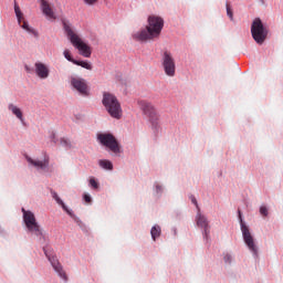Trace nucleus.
I'll use <instances>...</instances> for the list:
<instances>
[{"label":"nucleus","mask_w":283,"mask_h":283,"mask_svg":"<svg viewBox=\"0 0 283 283\" xmlns=\"http://www.w3.org/2000/svg\"><path fill=\"white\" fill-rule=\"evenodd\" d=\"M164 25L165 21L163 18L150 15L148 18V25L146 29L134 33L133 39L135 41H151V39H158V36H160V32H163Z\"/></svg>","instance_id":"nucleus-1"},{"label":"nucleus","mask_w":283,"mask_h":283,"mask_svg":"<svg viewBox=\"0 0 283 283\" xmlns=\"http://www.w3.org/2000/svg\"><path fill=\"white\" fill-rule=\"evenodd\" d=\"M62 25L73 48H75V50H78L82 56H84L85 59H90V56H92V46L85 43L83 39H81V35L75 32L70 21L62 20Z\"/></svg>","instance_id":"nucleus-2"},{"label":"nucleus","mask_w":283,"mask_h":283,"mask_svg":"<svg viewBox=\"0 0 283 283\" xmlns=\"http://www.w3.org/2000/svg\"><path fill=\"white\" fill-rule=\"evenodd\" d=\"M102 103L112 118H116V120H120V118H123V107L114 94L104 93Z\"/></svg>","instance_id":"nucleus-3"},{"label":"nucleus","mask_w":283,"mask_h":283,"mask_svg":"<svg viewBox=\"0 0 283 283\" xmlns=\"http://www.w3.org/2000/svg\"><path fill=\"white\" fill-rule=\"evenodd\" d=\"M24 224L30 233L41 238L43 235V230H41V226L36 222V217L32 213V211L22 208Z\"/></svg>","instance_id":"nucleus-4"},{"label":"nucleus","mask_w":283,"mask_h":283,"mask_svg":"<svg viewBox=\"0 0 283 283\" xmlns=\"http://www.w3.org/2000/svg\"><path fill=\"white\" fill-rule=\"evenodd\" d=\"M251 34L252 39H254L255 43L259 45H262L264 41H266L268 32L264 28V24H262V20L259 18L254 19L252 25H251Z\"/></svg>","instance_id":"nucleus-5"},{"label":"nucleus","mask_w":283,"mask_h":283,"mask_svg":"<svg viewBox=\"0 0 283 283\" xmlns=\"http://www.w3.org/2000/svg\"><path fill=\"white\" fill-rule=\"evenodd\" d=\"M239 220L241 222V231L243 235L244 243L249 248L254 255H258V247L255 245V240L253 239V235L251 234V231L249 230V227L244 224V221H242V212L239 210Z\"/></svg>","instance_id":"nucleus-6"},{"label":"nucleus","mask_w":283,"mask_h":283,"mask_svg":"<svg viewBox=\"0 0 283 283\" xmlns=\"http://www.w3.org/2000/svg\"><path fill=\"white\" fill-rule=\"evenodd\" d=\"M161 65L166 76H176V60L169 51H165L161 57Z\"/></svg>","instance_id":"nucleus-7"},{"label":"nucleus","mask_w":283,"mask_h":283,"mask_svg":"<svg viewBox=\"0 0 283 283\" xmlns=\"http://www.w3.org/2000/svg\"><path fill=\"white\" fill-rule=\"evenodd\" d=\"M99 143L107 147L113 154H120V146L118 145V140L112 134H99L97 136Z\"/></svg>","instance_id":"nucleus-8"},{"label":"nucleus","mask_w":283,"mask_h":283,"mask_svg":"<svg viewBox=\"0 0 283 283\" xmlns=\"http://www.w3.org/2000/svg\"><path fill=\"white\" fill-rule=\"evenodd\" d=\"M14 12L18 19V23L19 25H21L22 30H25V32H29V34H33L35 39H39V32L30 28V24H28V21H25V18L23 17V12L21 11V8L17 3H14Z\"/></svg>","instance_id":"nucleus-9"},{"label":"nucleus","mask_w":283,"mask_h":283,"mask_svg":"<svg viewBox=\"0 0 283 283\" xmlns=\"http://www.w3.org/2000/svg\"><path fill=\"white\" fill-rule=\"evenodd\" d=\"M71 85L81 94L82 96H90V85L85 78L78 76L71 77Z\"/></svg>","instance_id":"nucleus-10"},{"label":"nucleus","mask_w":283,"mask_h":283,"mask_svg":"<svg viewBox=\"0 0 283 283\" xmlns=\"http://www.w3.org/2000/svg\"><path fill=\"white\" fill-rule=\"evenodd\" d=\"M138 105L142 112H144L145 116H148L149 118H154V116L156 115V108H154V105H151V103L145 99H142V101H138Z\"/></svg>","instance_id":"nucleus-11"},{"label":"nucleus","mask_w":283,"mask_h":283,"mask_svg":"<svg viewBox=\"0 0 283 283\" xmlns=\"http://www.w3.org/2000/svg\"><path fill=\"white\" fill-rule=\"evenodd\" d=\"M49 261L51 262V265L53 266V269L57 273V275L62 280H64V282H67V274L65 273V270H63V265H61V262H59V259L49 258Z\"/></svg>","instance_id":"nucleus-12"},{"label":"nucleus","mask_w":283,"mask_h":283,"mask_svg":"<svg viewBox=\"0 0 283 283\" xmlns=\"http://www.w3.org/2000/svg\"><path fill=\"white\" fill-rule=\"evenodd\" d=\"M35 67V74L39 78L45 80L48 78V76H50V67H48V65H45L42 62H36L34 64Z\"/></svg>","instance_id":"nucleus-13"},{"label":"nucleus","mask_w":283,"mask_h":283,"mask_svg":"<svg viewBox=\"0 0 283 283\" xmlns=\"http://www.w3.org/2000/svg\"><path fill=\"white\" fill-rule=\"evenodd\" d=\"M27 160L29 165H32L33 167H38V169H46V167L50 165V157H44L43 160L39 159H32L31 157L27 156Z\"/></svg>","instance_id":"nucleus-14"},{"label":"nucleus","mask_w":283,"mask_h":283,"mask_svg":"<svg viewBox=\"0 0 283 283\" xmlns=\"http://www.w3.org/2000/svg\"><path fill=\"white\" fill-rule=\"evenodd\" d=\"M197 227H200L205 231L206 238H209V221L207 217L202 216V213L198 212L196 217Z\"/></svg>","instance_id":"nucleus-15"},{"label":"nucleus","mask_w":283,"mask_h":283,"mask_svg":"<svg viewBox=\"0 0 283 283\" xmlns=\"http://www.w3.org/2000/svg\"><path fill=\"white\" fill-rule=\"evenodd\" d=\"M41 9L43 14H45L48 19H56V14H54V10H52V6H50V2H48V0H41Z\"/></svg>","instance_id":"nucleus-16"},{"label":"nucleus","mask_w":283,"mask_h":283,"mask_svg":"<svg viewBox=\"0 0 283 283\" xmlns=\"http://www.w3.org/2000/svg\"><path fill=\"white\" fill-rule=\"evenodd\" d=\"M8 109L12 113L13 116H17L19 120L23 123V112H21V108H19L14 104H9Z\"/></svg>","instance_id":"nucleus-17"},{"label":"nucleus","mask_w":283,"mask_h":283,"mask_svg":"<svg viewBox=\"0 0 283 283\" xmlns=\"http://www.w3.org/2000/svg\"><path fill=\"white\" fill-rule=\"evenodd\" d=\"M52 197L55 199L57 205H60L62 207V209H64V211H66V213H69V216H72V212H70V210H67V206H65V203L63 202V200L61 199V197H59V195L56 192H52Z\"/></svg>","instance_id":"nucleus-18"},{"label":"nucleus","mask_w":283,"mask_h":283,"mask_svg":"<svg viewBox=\"0 0 283 283\" xmlns=\"http://www.w3.org/2000/svg\"><path fill=\"white\" fill-rule=\"evenodd\" d=\"M99 167H102V169H108L109 171H112L114 169V165L112 164V161L107 160V159H101L98 161Z\"/></svg>","instance_id":"nucleus-19"},{"label":"nucleus","mask_w":283,"mask_h":283,"mask_svg":"<svg viewBox=\"0 0 283 283\" xmlns=\"http://www.w3.org/2000/svg\"><path fill=\"white\" fill-rule=\"evenodd\" d=\"M73 64L78 65L80 67H84V70H92V63H90L87 61L75 60V61H73Z\"/></svg>","instance_id":"nucleus-20"},{"label":"nucleus","mask_w":283,"mask_h":283,"mask_svg":"<svg viewBox=\"0 0 283 283\" xmlns=\"http://www.w3.org/2000/svg\"><path fill=\"white\" fill-rule=\"evenodd\" d=\"M150 234H151L153 240H156V238H159L160 237V227H158V226L153 227L150 230Z\"/></svg>","instance_id":"nucleus-21"},{"label":"nucleus","mask_w":283,"mask_h":283,"mask_svg":"<svg viewBox=\"0 0 283 283\" xmlns=\"http://www.w3.org/2000/svg\"><path fill=\"white\" fill-rule=\"evenodd\" d=\"M63 54H64V57L66 59V61H70V63H73V64H74V61H76V60H74V59L72 57V53L70 52L69 49H65L64 52H63Z\"/></svg>","instance_id":"nucleus-22"},{"label":"nucleus","mask_w":283,"mask_h":283,"mask_svg":"<svg viewBox=\"0 0 283 283\" xmlns=\"http://www.w3.org/2000/svg\"><path fill=\"white\" fill-rule=\"evenodd\" d=\"M88 182H90V187H92V189H98L99 185H98V181H96V178L91 177Z\"/></svg>","instance_id":"nucleus-23"},{"label":"nucleus","mask_w":283,"mask_h":283,"mask_svg":"<svg viewBox=\"0 0 283 283\" xmlns=\"http://www.w3.org/2000/svg\"><path fill=\"white\" fill-rule=\"evenodd\" d=\"M226 8H227V14H228L229 19L231 21H233V10L231 9V4L227 3Z\"/></svg>","instance_id":"nucleus-24"},{"label":"nucleus","mask_w":283,"mask_h":283,"mask_svg":"<svg viewBox=\"0 0 283 283\" xmlns=\"http://www.w3.org/2000/svg\"><path fill=\"white\" fill-rule=\"evenodd\" d=\"M260 213L261 216H263L264 218H266L269 216V209L266 208V206H262L260 208Z\"/></svg>","instance_id":"nucleus-25"},{"label":"nucleus","mask_w":283,"mask_h":283,"mask_svg":"<svg viewBox=\"0 0 283 283\" xmlns=\"http://www.w3.org/2000/svg\"><path fill=\"white\" fill-rule=\"evenodd\" d=\"M61 145L62 147H72V145L70 144V140L62 138L61 139Z\"/></svg>","instance_id":"nucleus-26"},{"label":"nucleus","mask_w":283,"mask_h":283,"mask_svg":"<svg viewBox=\"0 0 283 283\" xmlns=\"http://www.w3.org/2000/svg\"><path fill=\"white\" fill-rule=\"evenodd\" d=\"M223 260H224L226 264H231V260H232L231 254H229V253L224 254Z\"/></svg>","instance_id":"nucleus-27"},{"label":"nucleus","mask_w":283,"mask_h":283,"mask_svg":"<svg viewBox=\"0 0 283 283\" xmlns=\"http://www.w3.org/2000/svg\"><path fill=\"white\" fill-rule=\"evenodd\" d=\"M190 200H191L192 205H195L197 207L198 211H200V207H198V200L193 196L190 197Z\"/></svg>","instance_id":"nucleus-28"},{"label":"nucleus","mask_w":283,"mask_h":283,"mask_svg":"<svg viewBox=\"0 0 283 283\" xmlns=\"http://www.w3.org/2000/svg\"><path fill=\"white\" fill-rule=\"evenodd\" d=\"M83 198L87 203L92 202V197L88 193H84Z\"/></svg>","instance_id":"nucleus-29"},{"label":"nucleus","mask_w":283,"mask_h":283,"mask_svg":"<svg viewBox=\"0 0 283 283\" xmlns=\"http://www.w3.org/2000/svg\"><path fill=\"white\" fill-rule=\"evenodd\" d=\"M98 0H84V2L87 3V6H94Z\"/></svg>","instance_id":"nucleus-30"},{"label":"nucleus","mask_w":283,"mask_h":283,"mask_svg":"<svg viewBox=\"0 0 283 283\" xmlns=\"http://www.w3.org/2000/svg\"><path fill=\"white\" fill-rule=\"evenodd\" d=\"M24 70H25V72H28V74H32V70H31L30 66L25 65V66H24Z\"/></svg>","instance_id":"nucleus-31"},{"label":"nucleus","mask_w":283,"mask_h":283,"mask_svg":"<svg viewBox=\"0 0 283 283\" xmlns=\"http://www.w3.org/2000/svg\"><path fill=\"white\" fill-rule=\"evenodd\" d=\"M44 255H46V258H51V256H49V254H48V252H44ZM52 258H55V256H52Z\"/></svg>","instance_id":"nucleus-32"},{"label":"nucleus","mask_w":283,"mask_h":283,"mask_svg":"<svg viewBox=\"0 0 283 283\" xmlns=\"http://www.w3.org/2000/svg\"><path fill=\"white\" fill-rule=\"evenodd\" d=\"M44 255H46V258H51V256H49V254H48V252H44ZM52 258H55V256H52Z\"/></svg>","instance_id":"nucleus-33"},{"label":"nucleus","mask_w":283,"mask_h":283,"mask_svg":"<svg viewBox=\"0 0 283 283\" xmlns=\"http://www.w3.org/2000/svg\"><path fill=\"white\" fill-rule=\"evenodd\" d=\"M44 255H46V258H51V256H49V254H48V252H44ZM52 258H55V256H52Z\"/></svg>","instance_id":"nucleus-34"}]
</instances>
